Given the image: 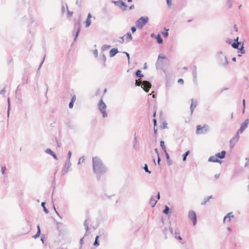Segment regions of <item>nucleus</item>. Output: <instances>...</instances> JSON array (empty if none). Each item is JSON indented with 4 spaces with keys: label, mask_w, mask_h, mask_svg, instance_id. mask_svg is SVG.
<instances>
[{
    "label": "nucleus",
    "mask_w": 249,
    "mask_h": 249,
    "mask_svg": "<svg viewBox=\"0 0 249 249\" xmlns=\"http://www.w3.org/2000/svg\"><path fill=\"white\" fill-rule=\"evenodd\" d=\"M92 167L93 172L96 175L98 180H100L101 176L107 171V168L104 164L102 160L97 157L92 158Z\"/></svg>",
    "instance_id": "obj_1"
},
{
    "label": "nucleus",
    "mask_w": 249,
    "mask_h": 249,
    "mask_svg": "<svg viewBox=\"0 0 249 249\" xmlns=\"http://www.w3.org/2000/svg\"><path fill=\"white\" fill-rule=\"evenodd\" d=\"M226 155V151L223 150L221 152L216 153L214 156L210 157L208 159V161L221 163L222 161L219 159H224Z\"/></svg>",
    "instance_id": "obj_2"
},
{
    "label": "nucleus",
    "mask_w": 249,
    "mask_h": 249,
    "mask_svg": "<svg viewBox=\"0 0 249 249\" xmlns=\"http://www.w3.org/2000/svg\"><path fill=\"white\" fill-rule=\"evenodd\" d=\"M217 61L219 65L226 67L229 64L227 57L223 54L222 51H219L216 54Z\"/></svg>",
    "instance_id": "obj_3"
},
{
    "label": "nucleus",
    "mask_w": 249,
    "mask_h": 249,
    "mask_svg": "<svg viewBox=\"0 0 249 249\" xmlns=\"http://www.w3.org/2000/svg\"><path fill=\"white\" fill-rule=\"evenodd\" d=\"M169 231L170 233L174 237L178 239V240H182V237L179 235V232L178 229L174 230L173 228L170 227L169 230H168L166 228H165L163 230V233L165 235V238L166 239L167 238V231Z\"/></svg>",
    "instance_id": "obj_4"
},
{
    "label": "nucleus",
    "mask_w": 249,
    "mask_h": 249,
    "mask_svg": "<svg viewBox=\"0 0 249 249\" xmlns=\"http://www.w3.org/2000/svg\"><path fill=\"white\" fill-rule=\"evenodd\" d=\"M135 86H141L146 92H148L151 87V84L149 81L146 80L143 81L141 82H139L136 80L135 82Z\"/></svg>",
    "instance_id": "obj_5"
},
{
    "label": "nucleus",
    "mask_w": 249,
    "mask_h": 249,
    "mask_svg": "<svg viewBox=\"0 0 249 249\" xmlns=\"http://www.w3.org/2000/svg\"><path fill=\"white\" fill-rule=\"evenodd\" d=\"M149 18L147 16L142 17L136 22V26L138 29H142L143 27L148 23Z\"/></svg>",
    "instance_id": "obj_6"
},
{
    "label": "nucleus",
    "mask_w": 249,
    "mask_h": 249,
    "mask_svg": "<svg viewBox=\"0 0 249 249\" xmlns=\"http://www.w3.org/2000/svg\"><path fill=\"white\" fill-rule=\"evenodd\" d=\"M107 106L104 102L102 98L100 100L98 104V108L102 114L103 117L105 118L107 116V112L106 111Z\"/></svg>",
    "instance_id": "obj_7"
},
{
    "label": "nucleus",
    "mask_w": 249,
    "mask_h": 249,
    "mask_svg": "<svg viewBox=\"0 0 249 249\" xmlns=\"http://www.w3.org/2000/svg\"><path fill=\"white\" fill-rule=\"evenodd\" d=\"M209 130V126L207 124H204L203 126L201 125L196 126V133L197 134H206Z\"/></svg>",
    "instance_id": "obj_8"
},
{
    "label": "nucleus",
    "mask_w": 249,
    "mask_h": 249,
    "mask_svg": "<svg viewBox=\"0 0 249 249\" xmlns=\"http://www.w3.org/2000/svg\"><path fill=\"white\" fill-rule=\"evenodd\" d=\"M160 59H167V58L166 56H162L161 54H159L158 56V59L157 60V61L156 63V67L157 69L158 70H161L162 69L163 67V62L162 60H160Z\"/></svg>",
    "instance_id": "obj_9"
},
{
    "label": "nucleus",
    "mask_w": 249,
    "mask_h": 249,
    "mask_svg": "<svg viewBox=\"0 0 249 249\" xmlns=\"http://www.w3.org/2000/svg\"><path fill=\"white\" fill-rule=\"evenodd\" d=\"M112 3H114L115 5L118 6L120 9H121L123 11H125L127 7V5L124 2L121 0L114 1L112 0Z\"/></svg>",
    "instance_id": "obj_10"
},
{
    "label": "nucleus",
    "mask_w": 249,
    "mask_h": 249,
    "mask_svg": "<svg viewBox=\"0 0 249 249\" xmlns=\"http://www.w3.org/2000/svg\"><path fill=\"white\" fill-rule=\"evenodd\" d=\"M188 218L193 222V224L195 226L197 222L196 214L195 211L191 210L189 212Z\"/></svg>",
    "instance_id": "obj_11"
},
{
    "label": "nucleus",
    "mask_w": 249,
    "mask_h": 249,
    "mask_svg": "<svg viewBox=\"0 0 249 249\" xmlns=\"http://www.w3.org/2000/svg\"><path fill=\"white\" fill-rule=\"evenodd\" d=\"M71 165V164L70 161H66L61 171V174L63 176L66 174L70 171Z\"/></svg>",
    "instance_id": "obj_12"
},
{
    "label": "nucleus",
    "mask_w": 249,
    "mask_h": 249,
    "mask_svg": "<svg viewBox=\"0 0 249 249\" xmlns=\"http://www.w3.org/2000/svg\"><path fill=\"white\" fill-rule=\"evenodd\" d=\"M249 124V119H247L245 120L241 124L240 127L237 131V133H242L244 132V131L246 129V128L248 127Z\"/></svg>",
    "instance_id": "obj_13"
},
{
    "label": "nucleus",
    "mask_w": 249,
    "mask_h": 249,
    "mask_svg": "<svg viewBox=\"0 0 249 249\" xmlns=\"http://www.w3.org/2000/svg\"><path fill=\"white\" fill-rule=\"evenodd\" d=\"M239 139V136L238 134H236L234 137L230 140V147H233L235 143L238 142Z\"/></svg>",
    "instance_id": "obj_14"
},
{
    "label": "nucleus",
    "mask_w": 249,
    "mask_h": 249,
    "mask_svg": "<svg viewBox=\"0 0 249 249\" xmlns=\"http://www.w3.org/2000/svg\"><path fill=\"white\" fill-rule=\"evenodd\" d=\"M24 233H27L30 231L31 230V224L30 222L26 220V225L25 227L23 228Z\"/></svg>",
    "instance_id": "obj_15"
},
{
    "label": "nucleus",
    "mask_w": 249,
    "mask_h": 249,
    "mask_svg": "<svg viewBox=\"0 0 249 249\" xmlns=\"http://www.w3.org/2000/svg\"><path fill=\"white\" fill-rule=\"evenodd\" d=\"M80 31H81V23H80V21L79 20H78L77 21V30L75 33L74 40H73L74 41H75L76 40V38L78 37Z\"/></svg>",
    "instance_id": "obj_16"
},
{
    "label": "nucleus",
    "mask_w": 249,
    "mask_h": 249,
    "mask_svg": "<svg viewBox=\"0 0 249 249\" xmlns=\"http://www.w3.org/2000/svg\"><path fill=\"white\" fill-rule=\"evenodd\" d=\"M197 104V102L196 100H194L193 98L191 99V104L190 106V112L192 114L193 113L195 108L196 107Z\"/></svg>",
    "instance_id": "obj_17"
},
{
    "label": "nucleus",
    "mask_w": 249,
    "mask_h": 249,
    "mask_svg": "<svg viewBox=\"0 0 249 249\" xmlns=\"http://www.w3.org/2000/svg\"><path fill=\"white\" fill-rule=\"evenodd\" d=\"M119 51L117 48H114L111 49L109 51V56L110 57L114 56L118 53Z\"/></svg>",
    "instance_id": "obj_18"
},
{
    "label": "nucleus",
    "mask_w": 249,
    "mask_h": 249,
    "mask_svg": "<svg viewBox=\"0 0 249 249\" xmlns=\"http://www.w3.org/2000/svg\"><path fill=\"white\" fill-rule=\"evenodd\" d=\"M231 217H233V215L232 214V212H231V213H227L226 214V215H225L223 218V221L224 222H225V220L227 219V218H228V221L229 222H230L231 221Z\"/></svg>",
    "instance_id": "obj_19"
},
{
    "label": "nucleus",
    "mask_w": 249,
    "mask_h": 249,
    "mask_svg": "<svg viewBox=\"0 0 249 249\" xmlns=\"http://www.w3.org/2000/svg\"><path fill=\"white\" fill-rule=\"evenodd\" d=\"M165 155L166 156L167 164L169 166H171L173 164V161L172 160H170V156H169V154L167 152H166V153H165Z\"/></svg>",
    "instance_id": "obj_20"
},
{
    "label": "nucleus",
    "mask_w": 249,
    "mask_h": 249,
    "mask_svg": "<svg viewBox=\"0 0 249 249\" xmlns=\"http://www.w3.org/2000/svg\"><path fill=\"white\" fill-rule=\"evenodd\" d=\"M37 231L36 233L33 236V238L35 239L38 238L40 236L41 233L40 228L39 224L37 226Z\"/></svg>",
    "instance_id": "obj_21"
},
{
    "label": "nucleus",
    "mask_w": 249,
    "mask_h": 249,
    "mask_svg": "<svg viewBox=\"0 0 249 249\" xmlns=\"http://www.w3.org/2000/svg\"><path fill=\"white\" fill-rule=\"evenodd\" d=\"M156 39H157V41L158 44H161L163 43V39L160 34L157 35L155 36Z\"/></svg>",
    "instance_id": "obj_22"
},
{
    "label": "nucleus",
    "mask_w": 249,
    "mask_h": 249,
    "mask_svg": "<svg viewBox=\"0 0 249 249\" xmlns=\"http://www.w3.org/2000/svg\"><path fill=\"white\" fill-rule=\"evenodd\" d=\"M126 36V42H128L132 39V36L130 32H127L124 36Z\"/></svg>",
    "instance_id": "obj_23"
},
{
    "label": "nucleus",
    "mask_w": 249,
    "mask_h": 249,
    "mask_svg": "<svg viewBox=\"0 0 249 249\" xmlns=\"http://www.w3.org/2000/svg\"><path fill=\"white\" fill-rule=\"evenodd\" d=\"M135 76L138 78H142L144 76L143 74L142 73L140 70H138L135 72Z\"/></svg>",
    "instance_id": "obj_24"
},
{
    "label": "nucleus",
    "mask_w": 249,
    "mask_h": 249,
    "mask_svg": "<svg viewBox=\"0 0 249 249\" xmlns=\"http://www.w3.org/2000/svg\"><path fill=\"white\" fill-rule=\"evenodd\" d=\"M196 66H193V72H192V75H193V77L194 78V79H195V78H196L197 77V71H196Z\"/></svg>",
    "instance_id": "obj_25"
},
{
    "label": "nucleus",
    "mask_w": 249,
    "mask_h": 249,
    "mask_svg": "<svg viewBox=\"0 0 249 249\" xmlns=\"http://www.w3.org/2000/svg\"><path fill=\"white\" fill-rule=\"evenodd\" d=\"M160 146L161 147L164 153L167 152L166 147L164 144V142L163 141L161 140L160 141Z\"/></svg>",
    "instance_id": "obj_26"
},
{
    "label": "nucleus",
    "mask_w": 249,
    "mask_h": 249,
    "mask_svg": "<svg viewBox=\"0 0 249 249\" xmlns=\"http://www.w3.org/2000/svg\"><path fill=\"white\" fill-rule=\"evenodd\" d=\"M168 29H167L166 28H164V31L161 32V34L163 36L164 38H167L168 36Z\"/></svg>",
    "instance_id": "obj_27"
},
{
    "label": "nucleus",
    "mask_w": 249,
    "mask_h": 249,
    "mask_svg": "<svg viewBox=\"0 0 249 249\" xmlns=\"http://www.w3.org/2000/svg\"><path fill=\"white\" fill-rule=\"evenodd\" d=\"M45 204H46V202H42L41 203V206L42 207L43 209V211L46 213H49V210L46 208V206H45Z\"/></svg>",
    "instance_id": "obj_28"
},
{
    "label": "nucleus",
    "mask_w": 249,
    "mask_h": 249,
    "mask_svg": "<svg viewBox=\"0 0 249 249\" xmlns=\"http://www.w3.org/2000/svg\"><path fill=\"white\" fill-rule=\"evenodd\" d=\"M157 202V200H154L153 199V196H152L150 200V204H151L152 207H154L155 206Z\"/></svg>",
    "instance_id": "obj_29"
},
{
    "label": "nucleus",
    "mask_w": 249,
    "mask_h": 249,
    "mask_svg": "<svg viewBox=\"0 0 249 249\" xmlns=\"http://www.w3.org/2000/svg\"><path fill=\"white\" fill-rule=\"evenodd\" d=\"M241 44V42H233L232 44H231V46L234 48V49H239V45Z\"/></svg>",
    "instance_id": "obj_30"
},
{
    "label": "nucleus",
    "mask_w": 249,
    "mask_h": 249,
    "mask_svg": "<svg viewBox=\"0 0 249 249\" xmlns=\"http://www.w3.org/2000/svg\"><path fill=\"white\" fill-rule=\"evenodd\" d=\"M87 221H88V220L86 219L84 222V227L85 228V230H86V233L85 234V236L86 235V232H88V231L89 230Z\"/></svg>",
    "instance_id": "obj_31"
},
{
    "label": "nucleus",
    "mask_w": 249,
    "mask_h": 249,
    "mask_svg": "<svg viewBox=\"0 0 249 249\" xmlns=\"http://www.w3.org/2000/svg\"><path fill=\"white\" fill-rule=\"evenodd\" d=\"M99 238V236L97 235L95 237V241L93 243V245L94 246L97 247L99 245V242L98 239Z\"/></svg>",
    "instance_id": "obj_32"
},
{
    "label": "nucleus",
    "mask_w": 249,
    "mask_h": 249,
    "mask_svg": "<svg viewBox=\"0 0 249 249\" xmlns=\"http://www.w3.org/2000/svg\"><path fill=\"white\" fill-rule=\"evenodd\" d=\"M163 213L168 214L170 213V208L167 206H165V208L163 211Z\"/></svg>",
    "instance_id": "obj_33"
},
{
    "label": "nucleus",
    "mask_w": 249,
    "mask_h": 249,
    "mask_svg": "<svg viewBox=\"0 0 249 249\" xmlns=\"http://www.w3.org/2000/svg\"><path fill=\"white\" fill-rule=\"evenodd\" d=\"M190 154V151L188 150L186 151L184 154L182 155V160L183 161H185L186 160V158L187 156Z\"/></svg>",
    "instance_id": "obj_34"
},
{
    "label": "nucleus",
    "mask_w": 249,
    "mask_h": 249,
    "mask_svg": "<svg viewBox=\"0 0 249 249\" xmlns=\"http://www.w3.org/2000/svg\"><path fill=\"white\" fill-rule=\"evenodd\" d=\"M101 59L103 61V67H106V57L105 55V54H103L102 57L101 58Z\"/></svg>",
    "instance_id": "obj_35"
},
{
    "label": "nucleus",
    "mask_w": 249,
    "mask_h": 249,
    "mask_svg": "<svg viewBox=\"0 0 249 249\" xmlns=\"http://www.w3.org/2000/svg\"><path fill=\"white\" fill-rule=\"evenodd\" d=\"M244 44H243L241 47L238 49L239 50L238 52H240L242 54H244L245 53V51L244 49Z\"/></svg>",
    "instance_id": "obj_36"
},
{
    "label": "nucleus",
    "mask_w": 249,
    "mask_h": 249,
    "mask_svg": "<svg viewBox=\"0 0 249 249\" xmlns=\"http://www.w3.org/2000/svg\"><path fill=\"white\" fill-rule=\"evenodd\" d=\"M143 169L144 170L145 172H146L148 174L151 173V171L150 170H149V169L148 168V165L147 164H144V166L143 167Z\"/></svg>",
    "instance_id": "obj_37"
},
{
    "label": "nucleus",
    "mask_w": 249,
    "mask_h": 249,
    "mask_svg": "<svg viewBox=\"0 0 249 249\" xmlns=\"http://www.w3.org/2000/svg\"><path fill=\"white\" fill-rule=\"evenodd\" d=\"M110 46L107 44H105L102 47V50L105 51L110 48Z\"/></svg>",
    "instance_id": "obj_38"
},
{
    "label": "nucleus",
    "mask_w": 249,
    "mask_h": 249,
    "mask_svg": "<svg viewBox=\"0 0 249 249\" xmlns=\"http://www.w3.org/2000/svg\"><path fill=\"white\" fill-rule=\"evenodd\" d=\"M91 24L90 19H87L86 21V27H88Z\"/></svg>",
    "instance_id": "obj_39"
},
{
    "label": "nucleus",
    "mask_w": 249,
    "mask_h": 249,
    "mask_svg": "<svg viewBox=\"0 0 249 249\" xmlns=\"http://www.w3.org/2000/svg\"><path fill=\"white\" fill-rule=\"evenodd\" d=\"M45 152L48 154H50L51 155H53V152L50 148H47L46 150H45Z\"/></svg>",
    "instance_id": "obj_40"
},
{
    "label": "nucleus",
    "mask_w": 249,
    "mask_h": 249,
    "mask_svg": "<svg viewBox=\"0 0 249 249\" xmlns=\"http://www.w3.org/2000/svg\"><path fill=\"white\" fill-rule=\"evenodd\" d=\"M137 136L136 135V133H135L134 135V140L133 141V147L134 148H136V144L137 142Z\"/></svg>",
    "instance_id": "obj_41"
},
{
    "label": "nucleus",
    "mask_w": 249,
    "mask_h": 249,
    "mask_svg": "<svg viewBox=\"0 0 249 249\" xmlns=\"http://www.w3.org/2000/svg\"><path fill=\"white\" fill-rule=\"evenodd\" d=\"M71 156V151H69L67 156V159L66 161H70V159Z\"/></svg>",
    "instance_id": "obj_42"
},
{
    "label": "nucleus",
    "mask_w": 249,
    "mask_h": 249,
    "mask_svg": "<svg viewBox=\"0 0 249 249\" xmlns=\"http://www.w3.org/2000/svg\"><path fill=\"white\" fill-rule=\"evenodd\" d=\"M209 200V198L205 197L204 199V201L201 203L202 205H205L206 203Z\"/></svg>",
    "instance_id": "obj_43"
},
{
    "label": "nucleus",
    "mask_w": 249,
    "mask_h": 249,
    "mask_svg": "<svg viewBox=\"0 0 249 249\" xmlns=\"http://www.w3.org/2000/svg\"><path fill=\"white\" fill-rule=\"evenodd\" d=\"M45 55L44 56V57H43V59H42V61H41V63H40V64L39 65V67H38V68L37 69V71L40 70V68L41 67L43 63L44 60H45Z\"/></svg>",
    "instance_id": "obj_44"
},
{
    "label": "nucleus",
    "mask_w": 249,
    "mask_h": 249,
    "mask_svg": "<svg viewBox=\"0 0 249 249\" xmlns=\"http://www.w3.org/2000/svg\"><path fill=\"white\" fill-rule=\"evenodd\" d=\"M7 102H8V110H7V112H8V115H9V111H10V98H8Z\"/></svg>",
    "instance_id": "obj_45"
},
{
    "label": "nucleus",
    "mask_w": 249,
    "mask_h": 249,
    "mask_svg": "<svg viewBox=\"0 0 249 249\" xmlns=\"http://www.w3.org/2000/svg\"><path fill=\"white\" fill-rule=\"evenodd\" d=\"M66 8H67V9L68 10V17H71L72 14H73V12H71L68 9V5L66 4Z\"/></svg>",
    "instance_id": "obj_46"
},
{
    "label": "nucleus",
    "mask_w": 249,
    "mask_h": 249,
    "mask_svg": "<svg viewBox=\"0 0 249 249\" xmlns=\"http://www.w3.org/2000/svg\"><path fill=\"white\" fill-rule=\"evenodd\" d=\"M227 4L228 5L229 8H231L232 6L231 0H227Z\"/></svg>",
    "instance_id": "obj_47"
},
{
    "label": "nucleus",
    "mask_w": 249,
    "mask_h": 249,
    "mask_svg": "<svg viewBox=\"0 0 249 249\" xmlns=\"http://www.w3.org/2000/svg\"><path fill=\"white\" fill-rule=\"evenodd\" d=\"M84 160H85L84 157H81L79 159L78 164H80L81 162H83L84 161Z\"/></svg>",
    "instance_id": "obj_48"
},
{
    "label": "nucleus",
    "mask_w": 249,
    "mask_h": 249,
    "mask_svg": "<svg viewBox=\"0 0 249 249\" xmlns=\"http://www.w3.org/2000/svg\"><path fill=\"white\" fill-rule=\"evenodd\" d=\"M167 124L166 123V122H163L162 123V125L160 126V127L161 128H165L167 127Z\"/></svg>",
    "instance_id": "obj_49"
},
{
    "label": "nucleus",
    "mask_w": 249,
    "mask_h": 249,
    "mask_svg": "<svg viewBox=\"0 0 249 249\" xmlns=\"http://www.w3.org/2000/svg\"><path fill=\"white\" fill-rule=\"evenodd\" d=\"M6 170V168L5 166H3L1 167V173L3 175H4L5 173V171Z\"/></svg>",
    "instance_id": "obj_50"
},
{
    "label": "nucleus",
    "mask_w": 249,
    "mask_h": 249,
    "mask_svg": "<svg viewBox=\"0 0 249 249\" xmlns=\"http://www.w3.org/2000/svg\"><path fill=\"white\" fill-rule=\"evenodd\" d=\"M123 53H125L127 57V59H128V63L129 62V59H130V55H129V54L127 53V52H124Z\"/></svg>",
    "instance_id": "obj_51"
},
{
    "label": "nucleus",
    "mask_w": 249,
    "mask_h": 249,
    "mask_svg": "<svg viewBox=\"0 0 249 249\" xmlns=\"http://www.w3.org/2000/svg\"><path fill=\"white\" fill-rule=\"evenodd\" d=\"M136 30H137L136 27L135 26H132L131 28V31H132V33H134V32H135Z\"/></svg>",
    "instance_id": "obj_52"
},
{
    "label": "nucleus",
    "mask_w": 249,
    "mask_h": 249,
    "mask_svg": "<svg viewBox=\"0 0 249 249\" xmlns=\"http://www.w3.org/2000/svg\"><path fill=\"white\" fill-rule=\"evenodd\" d=\"M76 96L75 95H74L71 98V102H74L76 100Z\"/></svg>",
    "instance_id": "obj_53"
},
{
    "label": "nucleus",
    "mask_w": 249,
    "mask_h": 249,
    "mask_svg": "<svg viewBox=\"0 0 249 249\" xmlns=\"http://www.w3.org/2000/svg\"><path fill=\"white\" fill-rule=\"evenodd\" d=\"M74 102H71L69 104V107L70 108H72L73 107Z\"/></svg>",
    "instance_id": "obj_54"
},
{
    "label": "nucleus",
    "mask_w": 249,
    "mask_h": 249,
    "mask_svg": "<svg viewBox=\"0 0 249 249\" xmlns=\"http://www.w3.org/2000/svg\"><path fill=\"white\" fill-rule=\"evenodd\" d=\"M5 88L6 86H5L0 91V94H3L5 92Z\"/></svg>",
    "instance_id": "obj_55"
},
{
    "label": "nucleus",
    "mask_w": 249,
    "mask_h": 249,
    "mask_svg": "<svg viewBox=\"0 0 249 249\" xmlns=\"http://www.w3.org/2000/svg\"><path fill=\"white\" fill-rule=\"evenodd\" d=\"M166 0L167 4L168 5V6H171L172 4V0Z\"/></svg>",
    "instance_id": "obj_56"
},
{
    "label": "nucleus",
    "mask_w": 249,
    "mask_h": 249,
    "mask_svg": "<svg viewBox=\"0 0 249 249\" xmlns=\"http://www.w3.org/2000/svg\"><path fill=\"white\" fill-rule=\"evenodd\" d=\"M120 38V40H119V42L120 43H123L124 42V36L121 37Z\"/></svg>",
    "instance_id": "obj_57"
},
{
    "label": "nucleus",
    "mask_w": 249,
    "mask_h": 249,
    "mask_svg": "<svg viewBox=\"0 0 249 249\" xmlns=\"http://www.w3.org/2000/svg\"><path fill=\"white\" fill-rule=\"evenodd\" d=\"M178 84H183V83H184V81L181 78H179L178 80Z\"/></svg>",
    "instance_id": "obj_58"
},
{
    "label": "nucleus",
    "mask_w": 249,
    "mask_h": 249,
    "mask_svg": "<svg viewBox=\"0 0 249 249\" xmlns=\"http://www.w3.org/2000/svg\"><path fill=\"white\" fill-rule=\"evenodd\" d=\"M161 161V159L160 157V155H158V160H157V162H158V164L159 165H160V162Z\"/></svg>",
    "instance_id": "obj_59"
},
{
    "label": "nucleus",
    "mask_w": 249,
    "mask_h": 249,
    "mask_svg": "<svg viewBox=\"0 0 249 249\" xmlns=\"http://www.w3.org/2000/svg\"><path fill=\"white\" fill-rule=\"evenodd\" d=\"M53 209H54V210H55V212L57 214V215H58L60 218H62L61 216L59 215V213H58L57 212V211L56 210V209H55V206H54V205H53Z\"/></svg>",
    "instance_id": "obj_60"
},
{
    "label": "nucleus",
    "mask_w": 249,
    "mask_h": 249,
    "mask_svg": "<svg viewBox=\"0 0 249 249\" xmlns=\"http://www.w3.org/2000/svg\"><path fill=\"white\" fill-rule=\"evenodd\" d=\"M93 53H94V55H95V56L96 57H97V56H98V51H97V50H95L94 51Z\"/></svg>",
    "instance_id": "obj_61"
},
{
    "label": "nucleus",
    "mask_w": 249,
    "mask_h": 249,
    "mask_svg": "<svg viewBox=\"0 0 249 249\" xmlns=\"http://www.w3.org/2000/svg\"><path fill=\"white\" fill-rule=\"evenodd\" d=\"M51 156H52V157L55 159V160H57V156L56 155L53 153V155H52Z\"/></svg>",
    "instance_id": "obj_62"
},
{
    "label": "nucleus",
    "mask_w": 249,
    "mask_h": 249,
    "mask_svg": "<svg viewBox=\"0 0 249 249\" xmlns=\"http://www.w3.org/2000/svg\"><path fill=\"white\" fill-rule=\"evenodd\" d=\"M61 11L62 13H64L65 11V7L63 4L62 5Z\"/></svg>",
    "instance_id": "obj_63"
},
{
    "label": "nucleus",
    "mask_w": 249,
    "mask_h": 249,
    "mask_svg": "<svg viewBox=\"0 0 249 249\" xmlns=\"http://www.w3.org/2000/svg\"><path fill=\"white\" fill-rule=\"evenodd\" d=\"M76 4L78 5L79 7L81 6L80 2L79 1V0H77L75 2Z\"/></svg>",
    "instance_id": "obj_64"
}]
</instances>
